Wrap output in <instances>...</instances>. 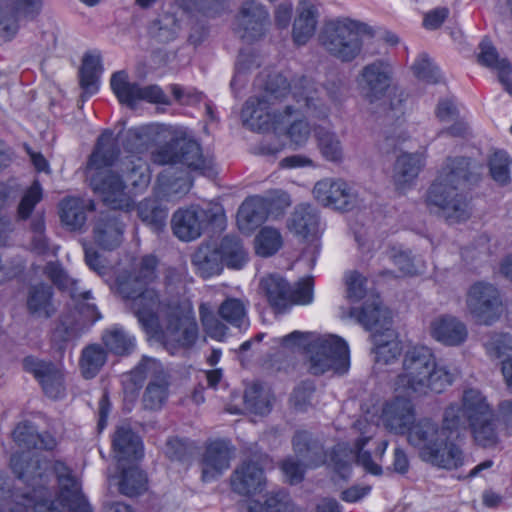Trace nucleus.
Returning <instances> with one entry per match:
<instances>
[{"mask_svg":"<svg viewBox=\"0 0 512 512\" xmlns=\"http://www.w3.org/2000/svg\"><path fill=\"white\" fill-rule=\"evenodd\" d=\"M292 89L293 98L299 109H305L319 118L328 115L331 106L338 105L344 98L346 87L337 77L327 80L319 88L312 78L302 76L294 80L292 86L282 74L269 75L265 91L261 97H250L241 110V117L253 129L261 132L273 130L277 133L284 124V118L292 114V107L285 106V115L270 112V106L285 97Z\"/></svg>","mask_w":512,"mask_h":512,"instance_id":"obj_1","label":"nucleus"},{"mask_svg":"<svg viewBox=\"0 0 512 512\" xmlns=\"http://www.w3.org/2000/svg\"><path fill=\"white\" fill-rule=\"evenodd\" d=\"M479 179L480 174L470 158L449 156L427 191L426 203L438 207L450 223L466 221L471 216V208L464 190Z\"/></svg>","mask_w":512,"mask_h":512,"instance_id":"obj_2","label":"nucleus"},{"mask_svg":"<svg viewBox=\"0 0 512 512\" xmlns=\"http://www.w3.org/2000/svg\"><path fill=\"white\" fill-rule=\"evenodd\" d=\"M457 376L447 366L439 365L433 351L423 345L408 348L402 359L401 372L394 380V390L406 396L442 393Z\"/></svg>","mask_w":512,"mask_h":512,"instance_id":"obj_3","label":"nucleus"},{"mask_svg":"<svg viewBox=\"0 0 512 512\" xmlns=\"http://www.w3.org/2000/svg\"><path fill=\"white\" fill-rule=\"evenodd\" d=\"M374 35L375 30L368 24L345 18L326 22L318 39L329 55L349 63L361 54L364 38Z\"/></svg>","mask_w":512,"mask_h":512,"instance_id":"obj_4","label":"nucleus"},{"mask_svg":"<svg viewBox=\"0 0 512 512\" xmlns=\"http://www.w3.org/2000/svg\"><path fill=\"white\" fill-rule=\"evenodd\" d=\"M158 337L167 349H189L195 345L199 336V328L192 306L189 303L172 301L164 308Z\"/></svg>","mask_w":512,"mask_h":512,"instance_id":"obj_5","label":"nucleus"},{"mask_svg":"<svg viewBox=\"0 0 512 512\" xmlns=\"http://www.w3.org/2000/svg\"><path fill=\"white\" fill-rule=\"evenodd\" d=\"M117 289L123 298L129 300V309L145 332L150 336L157 335L163 321L164 308L172 300H161L153 288L132 287L131 281H119Z\"/></svg>","mask_w":512,"mask_h":512,"instance_id":"obj_6","label":"nucleus"},{"mask_svg":"<svg viewBox=\"0 0 512 512\" xmlns=\"http://www.w3.org/2000/svg\"><path fill=\"white\" fill-rule=\"evenodd\" d=\"M308 371L315 376L327 371L345 373L349 367L347 343L336 335L313 338L305 350Z\"/></svg>","mask_w":512,"mask_h":512,"instance_id":"obj_7","label":"nucleus"},{"mask_svg":"<svg viewBox=\"0 0 512 512\" xmlns=\"http://www.w3.org/2000/svg\"><path fill=\"white\" fill-rule=\"evenodd\" d=\"M259 292L276 313H283L296 304H308L313 299V283L311 279L293 288L282 276L270 274L259 283Z\"/></svg>","mask_w":512,"mask_h":512,"instance_id":"obj_8","label":"nucleus"},{"mask_svg":"<svg viewBox=\"0 0 512 512\" xmlns=\"http://www.w3.org/2000/svg\"><path fill=\"white\" fill-rule=\"evenodd\" d=\"M494 410L486 397L477 389L464 390L461 404H451L444 411L445 427L450 432L466 429L468 426L491 417Z\"/></svg>","mask_w":512,"mask_h":512,"instance_id":"obj_9","label":"nucleus"},{"mask_svg":"<svg viewBox=\"0 0 512 512\" xmlns=\"http://www.w3.org/2000/svg\"><path fill=\"white\" fill-rule=\"evenodd\" d=\"M223 209L219 205L208 208L192 206L177 210L171 220L173 233L183 241H191L201 236L211 223L223 218Z\"/></svg>","mask_w":512,"mask_h":512,"instance_id":"obj_10","label":"nucleus"},{"mask_svg":"<svg viewBox=\"0 0 512 512\" xmlns=\"http://www.w3.org/2000/svg\"><path fill=\"white\" fill-rule=\"evenodd\" d=\"M393 70L391 65L381 59L363 66L357 76V84L363 97L374 103L381 100L392 84Z\"/></svg>","mask_w":512,"mask_h":512,"instance_id":"obj_11","label":"nucleus"},{"mask_svg":"<svg viewBox=\"0 0 512 512\" xmlns=\"http://www.w3.org/2000/svg\"><path fill=\"white\" fill-rule=\"evenodd\" d=\"M501 300L496 287L478 282L471 286L467 306L479 323L489 325L501 314Z\"/></svg>","mask_w":512,"mask_h":512,"instance_id":"obj_12","label":"nucleus"},{"mask_svg":"<svg viewBox=\"0 0 512 512\" xmlns=\"http://www.w3.org/2000/svg\"><path fill=\"white\" fill-rule=\"evenodd\" d=\"M43 0H0V38L12 39L21 18L33 20L42 9Z\"/></svg>","mask_w":512,"mask_h":512,"instance_id":"obj_13","label":"nucleus"},{"mask_svg":"<svg viewBox=\"0 0 512 512\" xmlns=\"http://www.w3.org/2000/svg\"><path fill=\"white\" fill-rule=\"evenodd\" d=\"M110 85L118 100L128 106H132L138 100L159 104L169 103L161 88L156 85L141 87L137 83H131L125 71L115 72L111 77Z\"/></svg>","mask_w":512,"mask_h":512,"instance_id":"obj_14","label":"nucleus"},{"mask_svg":"<svg viewBox=\"0 0 512 512\" xmlns=\"http://www.w3.org/2000/svg\"><path fill=\"white\" fill-rule=\"evenodd\" d=\"M53 470L57 476L59 492L57 502L69 512H92V509L81 492L78 480L70 469L61 461H56Z\"/></svg>","mask_w":512,"mask_h":512,"instance_id":"obj_15","label":"nucleus"},{"mask_svg":"<svg viewBox=\"0 0 512 512\" xmlns=\"http://www.w3.org/2000/svg\"><path fill=\"white\" fill-rule=\"evenodd\" d=\"M267 480L263 467L252 459L239 463L230 476L231 490L244 497H252L262 493Z\"/></svg>","mask_w":512,"mask_h":512,"instance_id":"obj_16","label":"nucleus"},{"mask_svg":"<svg viewBox=\"0 0 512 512\" xmlns=\"http://www.w3.org/2000/svg\"><path fill=\"white\" fill-rule=\"evenodd\" d=\"M22 364L24 370L33 374L38 380L45 395L52 399H59L64 396V375L62 370L54 363L27 356L23 359Z\"/></svg>","mask_w":512,"mask_h":512,"instance_id":"obj_17","label":"nucleus"},{"mask_svg":"<svg viewBox=\"0 0 512 512\" xmlns=\"http://www.w3.org/2000/svg\"><path fill=\"white\" fill-rule=\"evenodd\" d=\"M90 186L112 209L118 210L129 206L130 199L125 192L126 185L113 171L95 170L90 175Z\"/></svg>","mask_w":512,"mask_h":512,"instance_id":"obj_18","label":"nucleus"},{"mask_svg":"<svg viewBox=\"0 0 512 512\" xmlns=\"http://www.w3.org/2000/svg\"><path fill=\"white\" fill-rule=\"evenodd\" d=\"M121 213L112 209L101 212L93 225V239L95 243L105 250H113L120 246L123 239L124 223L120 219Z\"/></svg>","mask_w":512,"mask_h":512,"instance_id":"obj_19","label":"nucleus"},{"mask_svg":"<svg viewBox=\"0 0 512 512\" xmlns=\"http://www.w3.org/2000/svg\"><path fill=\"white\" fill-rule=\"evenodd\" d=\"M313 193L323 206H331L337 210L348 211L355 204V195L342 180H320L315 184Z\"/></svg>","mask_w":512,"mask_h":512,"instance_id":"obj_20","label":"nucleus"},{"mask_svg":"<svg viewBox=\"0 0 512 512\" xmlns=\"http://www.w3.org/2000/svg\"><path fill=\"white\" fill-rule=\"evenodd\" d=\"M268 20L265 8L254 0L245 1L237 17V33L247 43L260 39Z\"/></svg>","mask_w":512,"mask_h":512,"instance_id":"obj_21","label":"nucleus"},{"mask_svg":"<svg viewBox=\"0 0 512 512\" xmlns=\"http://www.w3.org/2000/svg\"><path fill=\"white\" fill-rule=\"evenodd\" d=\"M381 420L383 425L395 434H405L415 423L414 407L411 401L405 397H395L388 401L382 410Z\"/></svg>","mask_w":512,"mask_h":512,"instance_id":"obj_22","label":"nucleus"},{"mask_svg":"<svg viewBox=\"0 0 512 512\" xmlns=\"http://www.w3.org/2000/svg\"><path fill=\"white\" fill-rule=\"evenodd\" d=\"M440 469L456 470L464 465L465 455L462 448L449 440L448 433L421 458Z\"/></svg>","mask_w":512,"mask_h":512,"instance_id":"obj_23","label":"nucleus"},{"mask_svg":"<svg viewBox=\"0 0 512 512\" xmlns=\"http://www.w3.org/2000/svg\"><path fill=\"white\" fill-rule=\"evenodd\" d=\"M450 432L443 422L440 427L438 423L431 419L423 418L415 422L407 433L409 444L419 450L420 458L426 454L429 448H433L442 438Z\"/></svg>","mask_w":512,"mask_h":512,"instance_id":"obj_24","label":"nucleus"},{"mask_svg":"<svg viewBox=\"0 0 512 512\" xmlns=\"http://www.w3.org/2000/svg\"><path fill=\"white\" fill-rule=\"evenodd\" d=\"M295 456L306 466L317 467L326 462V452L322 443L307 430H296L292 440Z\"/></svg>","mask_w":512,"mask_h":512,"instance_id":"obj_25","label":"nucleus"},{"mask_svg":"<svg viewBox=\"0 0 512 512\" xmlns=\"http://www.w3.org/2000/svg\"><path fill=\"white\" fill-rule=\"evenodd\" d=\"M232 449L227 442L216 440L207 445L202 458V480L210 481L230 465Z\"/></svg>","mask_w":512,"mask_h":512,"instance_id":"obj_26","label":"nucleus"},{"mask_svg":"<svg viewBox=\"0 0 512 512\" xmlns=\"http://www.w3.org/2000/svg\"><path fill=\"white\" fill-rule=\"evenodd\" d=\"M431 336L447 346H458L468 336L466 325L458 318L451 315H442L430 323Z\"/></svg>","mask_w":512,"mask_h":512,"instance_id":"obj_27","label":"nucleus"},{"mask_svg":"<svg viewBox=\"0 0 512 512\" xmlns=\"http://www.w3.org/2000/svg\"><path fill=\"white\" fill-rule=\"evenodd\" d=\"M175 147L178 153V163L202 175L211 176L214 173L213 160L203 155L202 149L197 141L178 138L176 139Z\"/></svg>","mask_w":512,"mask_h":512,"instance_id":"obj_28","label":"nucleus"},{"mask_svg":"<svg viewBox=\"0 0 512 512\" xmlns=\"http://www.w3.org/2000/svg\"><path fill=\"white\" fill-rule=\"evenodd\" d=\"M112 448L119 462L136 461L143 456L141 438L129 426L116 428L112 437Z\"/></svg>","mask_w":512,"mask_h":512,"instance_id":"obj_29","label":"nucleus"},{"mask_svg":"<svg viewBox=\"0 0 512 512\" xmlns=\"http://www.w3.org/2000/svg\"><path fill=\"white\" fill-rule=\"evenodd\" d=\"M162 369L163 366L158 360L144 356L133 370L123 375L122 384L125 398L130 397L132 401L135 400L144 381L147 378L149 380L155 378V375Z\"/></svg>","mask_w":512,"mask_h":512,"instance_id":"obj_30","label":"nucleus"},{"mask_svg":"<svg viewBox=\"0 0 512 512\" xmlns=\"http://www.w3.org/2000/svg\"><path fill=\"white\" fill-rule=\"evenodd\" d=\"M356 310L352 311L355 314ZM358 321L367 329L375 330L374 333L386 331L392 323L391 311L386 308L379 297L366 301L364 305L357 310Z\"/></svg>","mask_w":512,"mask_h":512,"instance_id":"obj_31","label":"nucleus"},{"mask_svg":"<svg viewBox=\"0 0 512 512\" xmlns=\"http://www.w3.org/2000/svg\"><path fill=\"white\" fill-rule=\"evenodd\" d=\"M269 199L252 197L246 199L238 209L237 225L245 233L259 227L268 216Z\"/></svg>","mask_w":512,"mask_h":512,"instance_id":"obj_32","label":"nucleus"},{"mask_svg":"<svg viewBox=\"0 0 512 512\" xmlns=\"http://www.w3.org/2000/svg\"><path fill=\"white\" fill-rule=\"evenodd\" d=\"M118 141L112 131H104L97 139L96 145L87 163L88 170H101L111 166L119 156Z\"/></svg>","mask_w":512,"mask_h":512,"instance_id":"obj_33","label":"nucleus"},{"mask_svg":"<svg viewBox=\"0 0 512 512\" xmlns=\"http://www.w3.org/2000/svg\"><path fill=\"white\" fill-rule=\"evenodd\" d=\"M297 12V17L293 23L292 36L297 45H304L316 31L318 11L314 4L302 0Z\"/></svg>","mask_w":512,"mask_h":512,"instance_id":"obj_34","label":"nucleus"},{"mask_svg":"<svg viewBox=\"0 0 512 512\" xmlns=\"http://www.w3.org/2000/svg\"><path fill=\"white\" fill-rule=\"evenodd\" d=\"M319 215L310 205H299L293 212L289 229L306 240H314L319 233Z\"/></svg>","mask_w":512,"mask_h":512,"instance_id":"obj_35","label":"nucleus"},{"mask_svg":"<svg viewBox=\"0 0 512 512\" xmlns=\"http://www.w3.org/2000/svg\"><path fill=\"white\" fill-rule=\"evenodd\" d=\"M372 342L374 344L375 361L384 365L397 360L403 350L402 342L391 328H387L383 332L374 333L372 335Z\"/></svg>","mask_w":512,"mask_h":512,"instance_id":"obj_36","label":"nucleus"},{"mask_svg":"<svg viewBox=\"0 0 512 512\" xmlns=\"http://www.w3.org/2000/svg\"><path fill=\"white\" fill-rule=\"evenodd\" d=\"M169 377L164 368L149 380L141 398L142 407L145 410H160L168 399Z\"/></svg>","mask_w":512,"mask_h":512,"instance_id":"obj_37","label":"nucleus"},{"mask_svg":"<svg viewBox=\"0 0 512 512\" xmlns=\"http://www.w3.org/2000/svg\"><path fill=\"white\" fill-rule=\"evenodd\" d=\"M53 289L47 284H37L31 286L27 295V310L37 318H50L56 308L52 302Z\"/></svg>","mask_w":512,"mask_h":512,"instance_id":"obj_38","label":"nucleus"},{"mask_svg":"<svg viewBox=\"0 0 512 512\" xmlns=\"http://www.w3.org/2000/svg\"><path fill=\"white\" fill-rule=\"evenodd\" d=\"M191 263L204 279L220 274L223 269L218 249L211 244L198 246L191 256Z\"/></svg>","mask_w":512,"mask_h":512,"instance_id":"obj_39","label":"nucleus"},{"mask_svg":"<svg viewBox=\"0 0 512 512\" xmlns=\"http://www.w3.org/2000/svg\"><path fill=\"white\" fill-rule=\"evenodd\" d=\"M108 360L107 350L99 343L86 345L79 358V368L85 379L96 377Z\"/></svg>","mask_w":512,"mask_h":512,"instance_id":"obj_40","label":"nucleus"},{"mask_svg":"<svg viewBox=\"0 0 512 512\" xmlns=\"http://www.w3.org/2000/svg\"><path fill=\"white\" fill-rule=\"evenodd\" d=\"M476 445L484 449L495 448L501 442L498 421L495 413L468 426Z\"/></svg>","mask_w":512,"mask_h":512,"instance_id":"obj_41","label":"nucleus"},{"mask_svg":"<svg viewBox=\"0 0 512 512\" xmlns=\"http://www.w3.org/2000/svg\"><path fill=\"white\" fill-rule=\"evenodd\" d=\"M246 512H296V506L287 491L277 490L267 493L263 501L250 502Z\"/></svg>","mask_w":512,"mask_h":512,"instance_id":"obj_42","label":"nucleus"},{"mask_svg":"<svg viewBox=\"0 0 512 512\" xmlns=\"http://www.w3.org/2000/svg\"><path fill=\"white\" fill-rule=\"evenodd\" d=\"M217 249L222 264L228 268L241 269L248 259V254L242 241L236 236H224Z\"/></svg>","mask_w":512,"mask_h":512,"instance_id":"obj_43","label":"nucleus"},{"mask_svg":"<svg viewBox=\"0 0 512 512\" xmlns=\"http://www.w3.org/2000/svg\"><path fill=\"white\" fill-rule=\"evenodd\" d=\"M317 147L327 161L340 163L344 158V148L339 136L325 127H317L314 130Z\"/></svg>","mask_w":512,"mask_h":512,"instance_id":"obj_44","label":"nucleus"},{"mask_svg":"<svg viewBox=\"0 0 512 512\" xmlns=\"http://www.w3.org/2000/svg\"><path fill=\"white\" fill-rule=\"evenodd\" d=\"M158 181L167 196L184 195L192 186L189 173L175 166H169L163 170L159 175Z\"/></svg>","mask_w":512,"mask_h":512,"instance_id":"obj_45","label":"nucleus"},{"mask_svg":"<svg viewBox=\"0 0 512 512\" xmlns=\"http://www.w3.org/2000/svg\"><path fill=\"white\" fill-rule=\"evenodd\" d=\"M61 222L70 230H80L86 223V204L80 198L69 197L59 204Z\"/></svg>","mask_w":512,"mask_h":512,"instance_id":"obj_46","label":"nucleus"},{"mask_svg":"<svg viewBox=\"0 0 512 512\" xmlns=\"http://www.w3.org/2000/svg\"><path fill=\"white\" fill-rule=\"evenodd\" d=\"M101 341L108 353L127 356L135 348V340L121 328L107 329L102 333Z\"/></svg>","mask_w":512,"mask_h":512,"instance_id":"obj_47","label":"nucleus"},{"mask_svg":"<svg viewBox=\"0 0 512 512\" xmlns=\"http://www.w3.org/2000/svg\"><path fill=\"white\" fill-rule=\"evenodd\" d=\"M199 317L207 336L216 341H224L229 328L218 315V311L215 313L208 303H201L199 305Z\"/></svg>","mask_w":512,"mask_h":512,"instance_id":"obj_48","label":"nucleus"},{"mask_svg":"<svg viewBox=\"0 0 512 512\" xmlns=\"http://www.w3.org/2000/svg\"><path fill=\"white\" fill-rule=\"evenodd\" d=\"M136 210L138 217L155 230L164 227L168 212L158 200L146 198L138 203Z\"/></svg>","mask_w":512,"mask_h":512,"instance_id":"obj_49","label":"nucleus"},{"mask_svg":"<svg viewBox=\"0 0 512 512\" xmlns=\"http://www.w3.org/2000/svg\"><path fill=\"white\" fill-rule=\"evenodd\" d=\"M480 52L478 61L487 67L493 68L498 72L499 80H505L510 76L512 67L507 59H500L496 48L488 40H483L479 45Z\"/></svg>","mask_w":512,"mask_h":512,"instance_id":"obj_50","label":"nucleus"},{"mask_svg":"<svg viewBox=\"0 0 512 512\" xmlns=\"http://www.w3.org/2000/svg\"><path fill=\"white\" fill-rule=\"evenodd\" d=\"M102 72L101 58L99 55L85 54L79 71L80 86L86 93H94L97 90V81Z\"/></svg>","mask_w":512,"mask_h":512,"instance_id":"obj_51","label":"nucleus"},{"mask_svg":"<svg viewBox=\"0 0 512 512\" xmlns=\"http://www.w3.org/2000/svg\"><path fill=\"white\" fill-rule=\"evenodd\" d=\"M247 305L242 299L227 297L218 307V315L226 323L240 328L247 319Z\"/></svg>","mask_w":512,"mask_h":512,"instance_id":"obj_52","label":"nucleus"},{"mask_svg":"<svg viewBox=\"0 0 512 512\" xmlns=\"http://www.w3.org/2000/svg\"><path fill=\"white\" fill-rule=\"evenodd\" d=\"M421 169V159L416 154H402L397 158L394 167V181L403 186L414 180Z\"/></svg>","mask_w":512,"mask_h":512,"instance_id":"obj_53","label":"nucleus"},{"mask_svg":"<svg viewBox=\"0 0 512 512\" xmlns=\"http://www.w3.org/2000/svg\"><path fill=\"white\" fill-rule=\"evenodd\" d=\"M180 29L179 22L171 13H163L149 26V34L159 42L167 43L174 40Z\"/></svg>","mask_w":512,"mask_h":512,"instance_id":"obj_54","label":"nucleus"},{"mask_svg":"<svg viewBox=\"0 0 512 512\" xmlns=\"http://www.w3.org/2000/svg\"><path fill=\"white\" fill-rule=\"evenodd\" d=\"M157 266L158 260L155 256L145 255L141 258L138 268L134 273L124 279H119L118 282L131 281L132 287L142 286L143 288H148L147 286L157 277Z\"/></svg>","mask_w":512,"mask_h":512,"instance_id":"obj_55","label":"nucleus"},{"mask_svg":"<svg viewBox=\"0 0 512 512\" xmlns=\"http://www.w3.org/2000/svg\"><path fill=\"white\" fill-rule=\"evenodd\" d=\"M147 489L145 473L137 467L124 469L119 482V490L122 494L133 497L142 494Z\"/></svg>","mask_w":512,"mask_h":512,"instance_id":"obj_56","label":"nucleus"},{"mask_svg":"<svg viewBox=\"0 0 512 512\" xmlns=\"http://www.w3.org/2000/svg\"><path fill=\"white\" fill-rule=\"evenodd\" d=\"M43 190L38 180H35L32 185L24 192L16 211V219L18 221H26L32 215L35 206L42 200Z\"/></svg>","mask_w":512,"mask_h":512,"instance_id":"obj_57","label":"nucleus"},{"mask_svg":"<svg viewBox=\"0 0 512 512\" xmlns=\"http://www.w3.org/2000/svg\"><path fill=\"white\" fill-rule=\"evenodd\" d=\"M255 242L257 254L268 257L280 249L282 238L278 230L271 227H264L257 234Z\"/></svg>","mask_w":512,"mask_h":512,"instance_id":"obj_58","label":"nucleus"},{"mask_svg":"<svg viewBox=\"0 0 512 512\" xmlns=\"http://www.w3.org/2000/svg\"><path fill=\"white\" fill-rule=\"evenodd\" d=\"M245 407L255 414H266L270 411L269 401L263 387L253 383L244 392Z\"/></svg>","mask_w":512,"mask_h":512,"instance_id":"obj_59","label":"nucleus"},{"mask_svg":"<svg viewBox=\"0 0 512 512\" xmlns=\"http://www.w3.org/2000/svg\"><path fill=\"white\" fill-rule=\"evenodd\" d=\"M30 231L32 232L31 247L34 252L44 255L49 251L48 239L45 235V218L44 212L38 211L32 217L30 223Z\"/></svg>","mask_w":512,"mask_h":512,"instance_id":"obj_60","label":"nucleus"},{"mask_svg":"<svg viewBox=\"0 0 512 512\" xmlns=\"http://www.w3.org/2000/svg\"><path fill=\"white\" fill-rule=\"evenodd\" d=\"M510 158L505 151L499 150L490 157L488 165L491 177L501 185H505L510 180L509 165Z\"/></svg>","mask_w":512,"mask_h":512,"instance_id":"obj_61","label":"nucleus"},{"mask_svg":"<svg viewBox=\"0 0 512 512\" xmlns=\"http://www.w3.org/2000/svg\"><path fill=\"white\" fill-rule=\"evenodd\" d=\"M487 353L493 358H501L512 351V336L507 333H494L484 342Z\"/></svg>","mask_w":512,"mask_h":512,"instance_id":"obj_62","label":"nucleus"},{"mask_svg":"<svg viewBox=\"0 0 512 512\" xmlns=\"http://www.w3.org/2000/svg\"><path fill=\"white\" fill-rule=\"evenodd\" d=\"M369 439V437H362L356 440L354 444L355 461L358 465L362 466L366 472L373 475H380L382 473V467L372 459L368 451L363 449Z\"/></svg>","mask_w":512,"mask_h":512,"instance_id":"obj_63","label":"nucleus"},{"mask_svg":"<svg viewBox=\"0 0 512 512\" xmlns=\"http://www.w3.org/2000/svg\"><path fill=\"white\" fill-rule=\"evenodd\" d=\"M345 283L347 286L348 297L354 301H359L366 294L367 278L358 271H350L346 274Z\"/></svg>","mask_w":512,"mask_h":512,"instance_id":"obj_64","label":"nucleus"}]
</instances>
